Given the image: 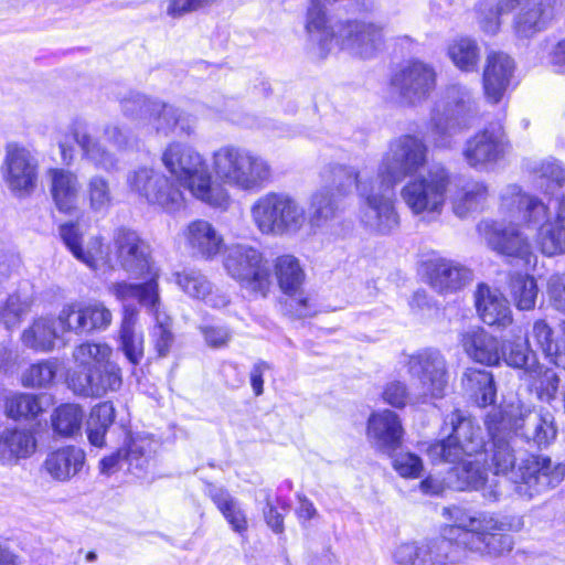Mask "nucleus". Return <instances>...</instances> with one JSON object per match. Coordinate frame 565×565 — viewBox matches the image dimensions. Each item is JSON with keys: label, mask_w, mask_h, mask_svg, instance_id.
Wrapping results in <instances>:
<instances>
[{"label": "nucleus", "mask_w": 565, "mask_h": 565, "mask_svg": "<svg viewBox=\"0 0 565 565\" xmlns=\"http://www.w3.org/2000/svg\"><path fill=\"white\" fill-rule=\"evenodd\" d=\"M486 425L492 439L490 452L494 475H509L521 497L531 499L563 481L565 467L554 465L548 457L529 456L514 470L516 457L508 438V434L513 431L539 447L550 445L557 434L554 416L550 411H535L520 401L511 402L502 411L490 413Z\"/></svg>", "instance_id": "f257e3e1"}, {"label": "nucleus", "mask_w": 565, "mask_h": 565, "mask_svg": "<svg viewBox=\"0 0 565 565\" xmlns=\"http://www.w3.org/2000/svg\"><path fill=\"white\" fill-rule=\"evenodd\" d=\"M500 213L509 224L484 223L488 245L497 253L522 259L530 265L535 256L523 228H535V244L542 254L555 256L565 253V196L558 200L555 216L537 196L509 184L500 193Z\"/></svg>", "instance_id": "f03ea898"}, {"label": "nucleus", "mask_w": 565, "mask_h": 565, "mask_svg": "<svg viewBox=\"0 0 565 565\" xmlns=\"http://www.w3.org/2000/svg\"><path fill=\"white\" fill-rule=\"evenodd\" d=\"M454 524L443 530V535L422 542L420 565H447L462 562L468 553L498 558L514 547L513 537L507 532L522 527L520 519L499 516L491 512H471L454 507L447 510Z\"/></svg>", "instance_id": "7ed1b4c3"}, {"label": "nucleus", "mask_w": 565, "mask_h": 565, "mask_svg": "<svg viewBox=\"0 0 565 565\" xmlns=\"http://www.w3.org/2000/svg\"><path fill=\"white\" fill-rule=\"evenodd\" d=\"M426 163L425 143H398L387 156L373 178L367 170L339 169V177L356 182L360 198V218L365 226L379 233H388L398 226L394 206V185L417 172Z\"/></svg>", "instance_id": "20e7f679"}, {"label": "nucleus", "mask_w": 565, "mask_h": 565, "mask_svg": "<svg viewBox=\"0 0 565 565\" xmlns=\"http://www.w3.org/2000/svg\"><path fill=\"white\" fill-rule=\"evenodd\" d=\"M448 427V436L429 445L427 456L433 463H460L454 470L457 480L452 486L457 490H482L484 498L497 500L499 492L495 486H486L488 470L483 461L488 455L483 452L486 441L481 427L460 411H454L446 417L444 431Z\"/></svg>", "instance_id": "39448f33"}, {"label": "nucleus", "mask_w": 565, "mask_h": 565, "mask_svg": "<svg viewBox=\"0 0 565 565\" xmlns=\"http://www.w3.org/2000/svg\"><path fill=\"white\" fill-rule=\"evenodd\" d=\"M162 162L198 200L221 209H226L230 204L227 191L212 183L205 160L188 143H170L162 154Z\"/></svg>", "instance_id": "423d86ee"}, {"label": "nucleus", "mask_w": 565, "mask_h": 565, "mask_svg": "<svg viewBox=\"0 0 565 565\" xmlns=\"http://www.w3.org/2000/svg\"><path fill=\"white\" fill-rule=\"evenodd\" d=\"M212 166L224 184L247 192L264 189L273 174L265 158L234 146H223L216 150Z\"/></svg>", "instance_id": "0eeeda50"}, {"label": "nucleus", "mask_w": 565, "mask_h": 565, "mask_svg": "<svg viewBox=\"0 0 565 565\" xmlns=\"http://www.w3.org/2000/svg\"><path fill=\"white\" fill-rule=\"evenodd\" d=\"M254 224L263 234H296L307 221L303 206L291 195L268 192L250 207Z\"/></svg>", "instance_id": "6e6552de"}, {"label": "nucleus", "mask_w": 565, "mask_h": 565, "mask_svg": "<svg viewBox=\"0 0 565 565\" xmlns=\"http://www.w3.org/2000/svg\"><path fill=\"white\" fill-rule=\"evenodd\" d=\"M124 114L135 120L150 126L162 136L180 129L190 135L192 120L181 109L159 99H151L140 93H131L121 100Z\"/></svg>", "instance_id": "1a4fd4ad"}, {"label": "nucleus", "mask_w": 565, "mask_h": 565, "mask_svg": "<svg viewBox=\"0 0 565 565\" xmlns=\"http://www.w3.org/2000/svg\"><path fill=\"white\" fill-rule=\"evenodd\" d=\"M224 268L227 275L247 291L265 297L270 288V269L263 254L247 244L226 248Z\"/></svg>", "instance_id": "9d476101"}, {"label": "nucleus", "mask_w": 565, "mask_h": 565, "mask_svg": "<svg viewBox=\"0 0 565 565\" xmlns=\"http://www.w3.org/2000/svg\"><path fill=\"white\" fill-rule=\"evenodd\" d=\"M475 113L476 106L470 92L459 84L450 85L436 102L427 126L428 131L424 137L451 136L457 129L463 128L468 117Z\"/></svg>", "instance_id": "9b49d317"}, {"label": "nucleus", "mask_w": 565, "mask_h": 565, "mask_svg": "<svg viewBox=\"0 0 565 565\" xmlns=\"http://www.w3.org/2000/svg\"><path fill=\"white\" fill-rule=\"evenodd\" d=\"M405 365L408 374L419 383L420 392L416 403L443 398L448 387L449 373L445 356L436 349L426 348L407 355Z\"/></svg>", "instance_id": "f8f14e48"}, {"label": "nucleus", "mask_w": 565, "mask_h": 565, "mask_svg": "<svg viewBox=\"0 0 565 565\" xmlns=\"http://www.w3.org/2000/svg\"><path fill=\"white\" fill-rule=\"evenodd\" d=\"M449 175L444 168H435L425 177L411 180L401 192L407 207L415 215H439L446 201Z\"/></svg>", "instance_id": "ddd939ff"}, {"label": "nucleus", "mask_w": 565, "mask_h": 565, "mask_svg": "<svg viewBox=\"0 0 565 565\" xmlns=\"http://www.w3.org/2000/svg\"><path fill=\"white\" fill-rule=\"evenodd\" d=\"M127 183L134 193L148 203L173 213L184 206L182 192L172 186L168 178L150 167H139L127 177Z\"/></svg>", "instance_id": "4468645a"}, {"label": "nucleus", "mask_w": 565, "mask_h": 565, "mask_svg": "<svg viewBox=\"0 0 565 565\" xmlns=\"http://www.w3.org/2000/svg\"><path fill=\"white\" fill-rule=\"evenodd\" d=\"M339 169H349L343 166H335L324 170L321 174L322 188L312 193L309 203L310 223L315 226H321L328 221L334 218L341 210V199L351 192L352 183L347 177H339Z\"/></svg>", "instance_id": "2eb2a0df"}, {"label": "nucleus", "mask_w": 565, "mask_h": 565, "mask_svg": "<svg viewBox=\"0 0 565 565\" xmlns=\"http://www.w3.org/2000/svg\"><path fill=\"white\" fill-rule=\"evenodd\" d=\"M275 276L281 291L290 296L288 309L297 318L311 317L317 312L312 299L305 295L301 286L305 273L299 260L291 255H282L275 260Z\"/></svg>", "instance_id": "dca6fc26"}, {"label": "nucleus", "mask_w": 565, "mask_h": 565, "mask_svg": "<svg viewBox=\"0 0 565 565\" xmlns=\"http://www.w3.org/2000/svg\"><path fill=\"white\" fill-rule=\"evenodd\" d=\"M117 260L131 277H160L150 256L149 246L131 230L120 228L115 235Z\"/></svg>", "instance_id": "f3484780"}, {"label": "nucleus", "mask_w": 565, "mask_h": 565, "mask_svg": "<svg viewBox=\"0 0 565 565\" xmlns=\"http://www.w3.org/2000/svg\"><path fill=\"white\" fill-rule=\"evenodd\" d=\"M121 370L115 362L88 367L72 375L70 385L74 393L85 397H102L121 387Z\"/></svg>", "instance_id": "a211bd4d"}, {"label": "nucleus", "mask_w": 565, "mask_h": 565, "mask_svg": "<svg viewBox=\"0 0 565 565\" xmlns=\"http://www.w3.org/2000/svg\"><path fill=\"white\" fill-rule=\"evenodd\" d=\"M3 175L12 192L19 196L29 195L36 185L38 163L25 149L9 145L3 163Z\"/></svg>", "instance_id": "6ab92c4d"}, {"label": "nucleus", "mask_w": 565, "mask_h": 565, "mask_svg": "<svg viewBox=\"0 0 565 565\" xmlns=\"http://www.w3.org/2000/svg\"><path fill=\"white\" fill-rule=\"evenodd\" d=\"M435 84L434 70L422 62L406 65L392 78V85L399 93L403 102L409 105L424 100L435 88Z\"/></svg>", "instance_id": "aec40b11"}, {"label": "nucleus", "mask_w": 565, "mask_h": 565, "mask_svg": "<svg viewBox=\"0 0 565 565\" xmlns=\"http://www.w3.org/2000/svg\"><path fill=\"white\" fill-rule=\"evenodd\" d=\"M150 445L147 438L130 437L122 448L100 460L102 473L111 475L127 463L132 473L140 476L150 463Z\"/></svg>", "instance_id": "412c9836"}, {"label": "nucleus", "mask_w": 565, "mask_h": 565, "mask_svg": "<svg viewBox=\"0 0 565 565\" xmlns=\"http://www.w3.org/2000/svg\"><path fill=\"white\" fill-rule=\"evenodd\" d=\"M515 63L511 56L502 52L490 53L483 71V89L486 98L498 104L511 86Z\"/></svg>", "instance_id": "4be33fe9"}, {"label": "nucleus", "mask_w": 565, "mask_h": 565, "mask_svg": "<svg viewBox=\"0 0 565 565\" xmlns=\"http://www.w3.org/2000/svg\"><path fill=\"white\" fill-rule=\"evenodd\" d=\"M426 276L431 288L440 294L457 291L472 279L470 269L446 258L428 260Z\"/></svg>", "instance_id": "5701e85b"}, {"label": "nucleus", "mask_w": 565, "mask_h": 565, "mask_svg": "<svg viewBox=\"0 0 565 565\" xmlns=\"http://www.w3.org/2000/svg\"><path fill=\"white\" fill-rule=\"evenodd\" d=\"M404 429L398 416L388 409L369 418L367 438L379 450L391 454L402 444Z\"/></svg>", "instance_id": "b1692460"}, {"label": "nucleus", "mask_w": 565, "mask_h": 565, "mask_svg": "<svg viewBox=\"0 0 565 565\" xmlns=\"http://www.w3.org/2000/svg\"><path fill=\"white\" fill-rule=\"evenodd\" d=\"M477 311L481 320L492 327L504 329L513 321L512 311L504 296L486 284H479L475 292Z\"/></svg>", "instance_id": "393cba45"}, {"label": "nucleus", "mask_w": 565, "mask_h": 565, "mask_svg": "<svg viewBox=\"0 0 565 565\" xmlns=\"http://www.w3.org/2000/svg\"><path fill=\"white\" fill-rule=\"evenodd\" d=\"M38 447L34 433L26 428H7L0 434V462L6 466L17 465L30 458Z\"/></svg>", "instance_id": "a878e982"}, {"label": "nucleus", "mask_w": 565, "mask_h": 565, "mask_svg": "<svg viewBox=\"0 0 565 565\" xmlns=\"http://www.w3.org/2000/svg\"><path fill=\"white\" fill-rule=\"evenodd\" d=\"M60 235L74 257L90 269L98 270L108 265V258L104 254L100 237H93L88 242L86 249H84L79 244L81 235L77 225L73 223L61 225Z\"/></svg>", "instance_id": "bb28decb"}, {"label": "nucleus", "mask_w": 565, "mask_h": 565, "mask_svg": "<svg viewBox=\"0 0 565 565\" xmlns=\"http://www.w3.org/2000/svg\"><path fill=\"white\" fill-rule=\"evenodd\" d=\"M184 235L193 254L205 259L214 258L224 244L222 235L205 220L191 222L186 226Z\"/></svg>", "instance_id": "cd10ccee"}, {"label": "nucleus", "mask_w": 565, "mask_h": 565, "mask_svg": "<svg viewBox=\"0 0 565 565\" xmlns=\"http://www.w3.org/2000/svg\"><path fill=\"white\" fill-rule=\"evenodd\" d=\"M147 281L142 284H132L127 281H117L108 286L109 295L124 303L130 300L138 302L152 312L160 303L159 277H145Z\"/></svg>", "instance_id": "c85d7f7f"}, {"label": "nucleus", "mask_w": 565, "mask_h": 565, "mask_svg": "<svg viewBox=\"0 0 565 565\" xmlns=\"http://www.w3.org/2000/svg\"><path fill=\"white\" fill-rule=\"evenodd\" d=\"M85 452L75 446H65L51 451L43 463L44 470L54 480L68 481L84 467Z\"/></svg>", "instance_id": "c756f323"}, {"label": "nucleus", "mask_w": 565, "mask_h": 565, "mask_svg": "<svg viewBox=\"0 0 565 565\" xmlns=\"http://www.w3.org/2000/svg\"><path fill=\"white\" fill-rule=\"evenodd\" d=\"M461 344L467 355L478 363L495 365L501 359L497 338L482 328H473L463 332Z\"/></svg>", "instance_id": "7c9ffc66"}, {"label": "nucleus", "mask_w": 565, "mask_h": 565, "mask_svg": "<svg viewBox=\"0 0 565 565\" xmlns=\"http://www.w3.org/2000/svg\"><path fill=\"white\" fill-rule=\"evenodd\" d=\"M138 315L136 307L125 305L119 330L120 349L132 365H138L143 358V333L137 328Z\"/></svg>", "instance_id": "2f4dec72"}, {"label": "nucleus", "mask_w": 565, "mask_h": 565, "mask_svg": "<svg viewBox=\"0 0 565 565\" xmlns=\"http://www.w3.org/2000/svg\"><path fill=\"white\" fill-rule=\"evenodd\" d=\"M70 313H77L74 329H85V332L107 329L113 320V315L100 301H72L65 311V319Z\"/></svg>", "instance_id": "473e14b6"}, {"label": "nucleus", "mask_w": 565, "mask_h": 565, "mask_svg": "<svg viewBox=\"0 0 565 565\" xmlns=\"http://www.w3.org/2000/svg\"><path fill=\"white\" fill-rule=\"evenodd\" d=\"M51 193L58 211L70 213L76 207L79 184L77 177L63 169H51Z\"/></svg>", "instance_id": "72a5a7b5"}, {"label": "nucleus", "mask_w": 565, "mask_h": 565, "mask_svg": "<svg viewBox=\"0 0 565 565\" xmlns=\"http://www.w3.org/2000/svg\"><path fill=\"white\" fill-rule=\"evenodd\" d=\"M462 387L475 402L484 407L495 399V386L491 372L487 370L469 367L462 375Z\"/></svg>", "instance_id": "f704fd0d"}, {"label": "nucleus", "mask_w": 565, "mask_h": 565, "mask_svg": "<svg viewBox=\"0 0 565 565\" xmlns=\"http://www.w3.org/2000/svg\"><path fill=\"white\" fill-rule=\"evenodd\" d=\"M57 321L49 318H40L23 331L22 343L35 351L47 352L53 350L55 341L61 335Z\"/></svg>", "instance_id": "c9c22d12"}, {"label": "nucleus", "mask_w": 565, "mask_h": 565, "mask_svg": "<svg viewBox=\"0 0 565 565\" xmlns=\"http://www.w3.org/2000/svg\"><path fill=\"white\" fill-rule=\"evenodd\" d=\"M51 405V397L46 394H13L7 398L6 414L13 419L35 418Z\"/></svg>", "instance_id": "e433bc0d"}, {"label": "nucleus", "mask_w": 565, "mask_h": 565, "mask_svg": "<svg viewBox=\"0 0 565 565\" xmlns=\"http://www.w3.org/2000/svg\"><path fill=\"white\" fill-rule=\"evenodd\" d=\"M488 198V188L478 181L467 182L452 199V209L457 216L466 217L477 211Z\"/></svg>", "instance_id": "4c0bfd02"}, {"label": "nucleus", "mask_w": 565, "mask_h": 565, "mask_svg": "<svg viewBox=\"0 0 565 565\" xmlns=\"http://www.w3.org/2000/svg\"><path fill=\"white\" fill-rule=\"evenodd\" d=\"M210 495L232 530L243 534L247 530V518L238 501L221 488H211Z\"/></svg>", "instance_id": "58836bf2"}, {"label": "nucleus", "mask_w": 565, "mask_h": 565, "mask_svg": "<svg viewBox=\"0 0 565 565\" xmlns=\"http://www.w3.org/2000/svg\"><path fill=\"white\" fill-rule=\"evenodd\" d=\"M525 375L529 377L531 387L536 392L541 401L551 402L555 398L559 379L554 370L545 369L536 363L527 367Z\"/></svg>", "instance_id": "ea45409f"}, {"label": "nucleus", "mask_w": 565, "mask_h": 565, "mask_svg": "<svg viewBox=\"0 0 565 565\" xmlns=\"http://www.w3.org/2000/svg\"><path fill=\"white\" fill-rule=\"evenodd\" d=\"M113 349L106 343L84 342L74 349L73 358L75 362L83 366V371L88 367H97L104 363H109Z\"/></svg>", "instance_id": "a19ab883"}, {"label": "nucleus", "mask_w": 565, "mask_h": 565, "mask_svg": "<svg viewBox=\"0 0 565 565\" xmlns=\"http://www.w3.org/2000/svg\"><path fill=\"white\" fill-rule=\"evenodd\" d=\"M537 291L536 281L532 276L518 274L511 277L510 292L518 309H533Z\"/></svg>", "instance_id": "79ce46f5"}, {"label": "nucleus", "mask_w": 565, "mask_h": 565, "mask_svg": "<svg viewBox=\"0 0 565 565\" xmlns=\"http://www.w3.org/2000/svg\"><path fill=\"white\" fill-rule=\"evenodd\" d=\"M463 156L469 166L487 169L503 157V149L501 143H467Z\"/></svg>", "instance_id": "37998d69"}, {"label": "nucleus", "mask_w": 565, "mask_h": 565, "mask_svg": "<svg viewBox=\"0 0 565 565\" xmlns=\"http://www.w3.org/2000/svg\"><path fill=\"white\" fill-rule=\"evenodd\" d=\"M83 412L77 405L60 406L52 416V426L61 436H73L81 429Z\"/></svg>", "instance_id": "c03bdc74"}, {"label": "nucleus", "mask_w": 565, "mask_h": 565, "mask_svg": "<svg viewBox=\"0 0 565 565\" xmlns=\"http://www.w3.org/2000/svg\"><path fill=\"white\" fill-rule=\"evenodd\" d=\"M448 53L452 62L462 71L470 72L477 67L479 61V49L476 42L468 38L455 40Z\"/></svg>", "instance_id": "a18cd8bd"}, {"label": "nucleus", "mask_w": 565, "mask_h": 565, "mask_svg": "<svg viewBox=\"0 0 565 565\" xmlns=\"http://www.w3.org/2000/svg\"><path fill=\"white\" fill-rule=\"evenodd\" d=\"M175 284L188 296L195 299H205L212 290V285L209 279L196 269H184L183 271L175 273Z\"/></svg>", "instance_id": "49530a36"}, {"label": "nucleus", "mask_w": 565, "mask_h": 565, "mask_svg": "<svg viewBox=\"0 0 565 565\" xmlns=\"http://www.w3.org/2000/svg\"><path fill=\"white\" fill-rule=\"evenodd\" d=\"M154 318V327L151 332V339L159 356H166L174 341L171 332L170 317L161 310V306L150 312Z\"/></svg>", "instance_id": "de8ad7c7"}, {"label": "nucleus", "mask_w": 565, "mask_h": 565, "mask_svg": "<svg viewBox=\"0 0 565 565\" xmlns=\"http://www.w3.org/2000/svg\"><path fill=\"white\" fill-rule=\"evenodd\" d=\"M58 370L56 359L43 360L30 365L22 374V384L30 387H44L53 383Z\"/></svg>", "instance_id": "09e8293b"}, {"label": "nucleus", "mask_w": 565, "mask_h": 565, "mask_svg": "<svg viewBox=\"0 0 565 565\" xmlns=\"http://www.w3.org/2000/svg\"><path fill=\"white\" fill-rule=\"evenodd\" d=\"M500 353L509 366L524 369V374L529 366L537 363L535 355L530 352V339H526L524 343L508 342L502 347Z\"/></svg>", "instance_id": "8fccbe9b"}, {"label": "nucleus", "mask_w": 565, "mask_h": 565, "mask_svg": "<svg viewBox=\"0 0 565 565\" xmlns=\"http://www.w3.org/2000/svg\"><path fill=\"white\" fill-rule=\"evenodd\" d=\"M532 171L542 180L541 186L546 185L545 191L565 188V166L561 161L554 158L542 160L534 164Z\"/></svg>", "instance_id": "3c124183"}, {"label": "nucleus", "mask_w": 565, "mask_h": 565, "mask_svg": "<svg viewBox=\"0 0 565 565\" xmlns=\"http://www.w3.org/2000/svg\"><path fill=\"white\" fill-rule=\"evenodd\" d=\"M30 310V302L19 295H10L7 299L0 300V323L7 329L14 328L21 318Z\"/></svg>", "instance_id": "603ef678"}, {"label": "nucleus", "mask_w": 565, "mask_h": 565, "mask_svg": "<svg viewBox=\"0 0 565 565\" xmlns=\"http://www.w3.org/2000/svg\"><path fill=\"white\" fill-rule=\"evenodd\" d=\"M86 194L89 207L95 213H105L111 205L109 184L100 177H94L88 181Z\"/></svg>", "instance_id": "864d4df0"}, {"label": "nucleus", "mask_w": 565, "mask_h": 565, "mask_svg": "<svg viewBox=\"0 0 565 565\" xmlns=\"http://www.w3.org/2000/svg\"><path fill=\"white\" fill-rule=\"evenodd\" d=\"M388 455L392 457L394 470L402 478L417 479L422 477L424 463L419 456L409 451L391 452Z\"/></svg>", "instance_id": "5fc2aeb1"}, {"label": "nucleus", "mask_w": 565, "mask_h": 565, "mask_svg": "<svg viewBox=\"0 0 565 565\" xmlns=\"http://www.w3.org/2000/svg\"><path fill=\"white\" fill-rule=\"evenodd\" d=\"M530 339L534 341V343L539 349L542 350L546 358H550L552 363L556 354H561L558 347L553 338V330L545 320L540 319L533 323Z\"/></svg>", "instance_id": "6e6d98bb"}, {"label": "nucleus", "mask_w": 565, "mask_h": 565, "mask_svg": "<svg viewBox=\"0 0 565 565\" xmlns=\"http://www.w3.org/2000/svg\"><path fill=\"white\" fill-rule=\"evenodd\" d=\"M544 28V20L540 8H532L518 14L514 29L520 38H530Z\"/></svg>", "instance_id": "4d7b16f0"}, {"label": "nucleus", "mask_w": 565, "mask_h": 565, "mask_svg": "<svg viewBox=\"0 0 565 565\" xmlns=\"http://www.w3.org/2000/svg\"><path fill=\"white\" fill-rule=\"evenodd\" d=\"M422 543L402 542L392 551V558L398 565H420Z\"/></svg>", "instance_id": "13d9d810"}, {"label": "nucleus", "mask_w": 565, "mask_h": 565, "mask_svg": "<svg viewBox=\"0 0 565 565\" xmlns=\"http://www.w3.org/2000/svg\"><path fill=\"white\" fill-rule=\"evenodd\" d=\"M416 396L417 395L409 397L407 394L406 385L398 381L388 383L383 391L384 402L397 408L404 407L407 401L417 404L415 402Z\"/></svg>", "instance_id": "bf43d9fd"}, {"label": "nucleus", "mask_w": 565, "mask_h": 565, "mask_svg": "<svg viewBox=\"0 0 565 565\" xmlns=\"http://www.w3.org/2000/svg\"><path fill=\"white\" fill-rule=\"evenodd\" d=\"M81 148V151L95 164L104 168L111 169L115 167V159L113 156L106 151L103 147V143H77Z\"/></svg>", "instance_id": "052dcab7"}, {"label": "nucleus", "mask_w": 565, "mask_h": 565, "mask_svg": "<svg viewBox=\"0 0 565 565\" xmlns=\"http://www.w3.org/2000/svg\"><path fill=\"white\" fill-rule=\"evenodd\" d=\"M115 420V407L110 402H103L94 406L90 411L87 424L93 427L99 426L109 428Z\"/></svg>", "instance_id": "680f3d73"}, {"label": "nucleus", "mask_w": 565, "mask_h": 565, "mask_svg": "<svg viewBox=\"0 0 565 565\" xmlns=\"http://www.w3.org/2000/svg\"><path fill=\"white\" fill-rule=\"evenodd\" d=\"M201 332L205 343L213 349L224 348L231 340V331L222 326H203Z\"/></svg>", "instance_id": "e2e57ef3"}, {"label": "nucleus", "mask_w": 565, "mask_h": 565, "mask_svg": "<svg viewBox=\"0 0 565 565\" xmlns=\"http://www.w3.org/2000/svg\"><path fill=\"white\" fill-rule=\"evenodd\" d=\"M547 294L554 307L565 312V274H554L548 278Z\"/></svg>", "instance_id": "0e129e2a"}, {"label": "nucleus", "mask_w": 565, "mask_h": 565, "mask_svg": "<svg viewBox=\"0 0 565 565\" xmlns=\"http://www.w3.org/2000/svg\"><path fill=\"white\" fill-rule=\"evenodd\" d=\"M92 127L86 120L74 119L66 127L65 137L72 141H90L92 139L99 138L93 134Z\"/></svg>", "instance_id": "69168bd1"}, {"label": "nucleus", "mask_w": 565, "mask_h": 565, "mask_svg": "<svg viewBox=\"0 0 565 565\" xmlns=\"http://www.w3.org/2000/svg\"><path fill=\"white\" fill-rule=\"evenodd\" d=\"M216 0H169L167 13L173 18L195 11Z\"/></svg>", "instance_id": "338daca9"}, {"label": "nucleus", "mask_w": 565, "mask_h": 565, "mask_svg": "<svg viewBox=\"0 0 565 565\" xmlns=\"http://www.w3.org/2000/svg\"><path fill=\"white\" fill-rule=\"evenodd\" d=\"M548 64L555 73L565 74V39L553 45L548 52Z\"/></svg>", "instance_id": "774afa93"}]
</instances>
